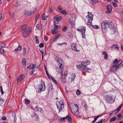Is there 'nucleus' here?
I'll return each mask as SVG.
<instances>
[{"label":"nucleus","mask_w":123,"mask_h":123,"mask_svg":"<svg viewBox=\"0 0 123 123\" xmlns=\"http://www.w3.org/2000/svg\"><path fill=\"white\" fill-rule=\"evenodd\" d=\"M67 119L68 122L70 123H71V121L72 119L71 117L69 116L68 115L66 117H63L61 119L62 120H64L65 119Z\"/></svg>","instance_id":"12"},{"label":"nucleus","mask_w":123,"mask_h":123,"mask_svg":"<svg viewBox=\"0 0 123 123\" xmlns=\"http://www.w3.org/2000/svg\"><path fill=\"white\" fill-rule=\"evenodd\" d=\"M100 116H97L95 117H94V120L92 121V123H94L97 120V119L99 117H100Z\"/></svg>","instance_id":"25"},{"label":"nucleus","mask_w":123,"mask_h":123,"mask_svg":"<svg viewBox=\"0 0 123 123\" xmlns=\"http://www.w3.org/2000/svg\"><path fill=\"white\" fill-rule=\"evenodd\" d=\"M32 11H26L24 12V14L25 15L28 16H30L31 15Z\"/></svg>","instance_id":"14"},{"label":"nucleus","mask_w":123,"mask_h":123,"mask_svg":"<svg viewBox=\"0 0 123 123\" xmlns=\"http://www.w3.org/2000/svg\"><path fill=\"white\" fill-rule=\"evenodd\" d=\"M116 119V118L115 117H113L112 118H111L110 120V121L111 122H112L114 121Z\"/></svg>","instance_id":"29"},{"label":"nucleus","mask_w":123,"mask_h":123,"mask_svg":"<svg viewBox=\"0 0 123 123\" xmlns=\"http://www.w3.org/2000/svg\"><path fill=\"white\" fill-rule=\"evenodd\" d=\"M15 5L16 6L18 7L19 6V4L18 2H16L15 4Z\"/></svg>","instance_id":"58"},{"label":"nucleus","mask_w":123,"mask_h":123,"mask_svg":"<svg viewBox=\"0 0 123 123\" xmlns=\"http://www.w3.org/2000/svg\"><path fill=\"white\" fill-rule=\"evenodd\" d=\"M60 35H58L55 38V39L53 41V42H54L55 41V40L57 38H59L60 37Z\"/></svg>","instance_id":"52"},{"label":"nucleus","mask_w":123,"mask_h":123,"mask_svg":"<svg viewBox=\"0 0 123 123\" xmlns=\"http://www.w3.org/2000/svg\"><path fill=\"white\" fill-rule=\"evenodd\" d=\"M36 66V65L35 64H33L32 65V68L31 69H33Z\"/></svg>","instance_id":"53"},{"label":"nucleus","mask_w":123,"mask_h":123,"mask_svg":"<svg viewBox=\"0 0 123 123\" xmlns=\"http://www.w3.org/2000/svg\"><path fill=\"white\" fill-rule=\"evenodd\" d=\"M17 49H18V51H20L22 49V46H21L19 45L18 46V48Z\"/></svg>","instance_id":"45"},{"label":"nucleus","mask_w":123,"mask_h":123,"mask_svg":"<svg viewBox=\"0 0 123 123\" xmlns=\"http://www.w3.org/2000/svg\"><path fill=\"white\" fill-rule=\"evenodd\" d=\"M63 65L62 63H61L60 65H59V68H56V71L59 74H61L62 76H63V74L62 73L63 72Z\"/></svg>","instance_id":"8"},{"label":"nucleus","mask_w":123,"mask_h":123,"mask_svg":"<svg viewBox=\"0 0 123 123\" xmlns=\"http://www.w3.org/2000/svg\"><path fill=\"white\" fill-rule=\"evenodd\" d=\"M25 101L26 103L27 104H29L30 102V100L27 98H25Z\"/></svg>","instance_id":"34"},{"label":"nucleus","mask_w":123,"mask_h":123,"mask_svg":"<svg viewBox=\"0 0 123 123\" xmlns=\"http://www.w3.org/2000/svg\"><path fill=\"white\" fill-rule=\"evenodd\" d=\"M32 11V13H34L37 11L36 9V8H35L33 9V11Z\"/></svg>","instance_id":"51"},{"label":"nucleus","mask_w":123,"mask_h":123,"mask_svg":"<svg viewBox=\"0 0 123 123\" xmlns=\"http://www.w3.org/2000/svg\"><path fill=\"white\" fill-rule=\"evenodd\" d=\"M58 29H54L51 31V33L52 34H55L57 31Z\"/></svg>","instance_id":"21"},{"label":"nucleus","mask_w":123,"mask_h":123,"mask_svg":"<svg viewBox=\"0 0 123 123\" xmlns=\"http://www.w3.org/2000/svg\"><path fill=\"white\" fill-rule=\"evenodd\" d=\"M74 105H75V107H77V110L75 111H74V112L75 114L76 115H78L79 114V112L78 111L79 107L78 105L77 104H74Z\"/></svg>","instance_id":"16"},{"label":"nucleus","mask_w":123,"mask_h":123,"mask_svg":"<svg viewBox=\"0 0 123 123\" xmlns=\"http://www.w3.org/2000/svg\"><path fill=\"white\" fill-rule=\"evenodd\" d=\"M67 44V43H65V42H64L63 43H57V45H62V44Z\"/></svg>","instance_id":"54"},{"label":"nucleus","mask_w":123,"mask_h":123,"mask_svg":"<svg viewBox=\"0 0 123 123\" xmlns=\"http://www.w3.org/2000/svg\"><path fill=\"white\" fill-rule=\"evenodd\" d=\"M20 28L22 32L23 36L25 37H28L29 33L32 32L31 27L26 25H21L20 27Z\"/></svg>","instance_id":"3"},{"label":"nucleus","mask_w":123,"mask_h":123,"mask_svg":"<svg viewBox=\"0 0 123 123\" xmlns=\"http://www.w3.org/2000/svg\"><path fill=\"white\" fill-rule=\"evenodd\" d=\"M122 105V104L119 106L116 110H115L113 111V113H114V114H116L120 110Z\"/></svg>","instance_id":"19"},{"label":"nucleus","mask_w":123,"mask_h":123,"mask_svg":"<svg viewBox=\"0 0 123 123\" xmlns=\"http://www.w3.org/2000/svg\"><path fill=\"white\" fill-rule=\"evenodd\" d=\"M104 58L105 59H107V58H108L107 54L106 55H105Z\"/></svg>","instance_id":"56"},{"label":"nucleus","mask_w":123,"mask_h":123,"mask_svg":"<svg viewBox=\"0 0 123 123\" xmlns=\"http://www.w3.org/2000/svg\"><path fill=\"white\" fill-rule=\"evenodd\" d=\"M68 22L72 27L74 26L75 25V22L73 20H72L70 18H68Z\"/></svg>","instance_id":"17"},{"label":"nucleus","mask_w":123,"mask_h":123,"mask_svg":"<svg viewBox=\"0 0 123 123\" xmlns=\"http://www.w3.org/2000/svg\"><path fill=\"white\" fill-rule=\"evenodd\" d=\"M36 27L38 30H40L42 28V25L41 24H37L36 25Z\"/></svg>","instance_id":"20"},{"label":"nucleus","mask_w":123,"mask_h":123,"mask_svg":"<svg viewBox=\"0 0 123 123\" xmlns=\"http://www.w3.org/2000/svg\"><path fill=\"white\" fill-rule=\"evenodd\" d=\"M10 16L11 18H13V13H11L10 14Z\"/></svg>","instance_id":"61"},{"label":"nucleus","mask_w":123,"mask_h":123,"mask_svg":"<svg viewBox=\"0 0 123 123\" xmlns=\"http://www.w3.org/2000/svg\"><path fill=\"white\" fill-rule=\"evenodd\" d=\"M0 51L2 54H4V49L2 48L0 49Z\"/></svg>","instance_id":"43"},{"label":"nucleus","mask_w":123,"mask_h":123,"mask_svg":"<svg viewBox=\"0 0 123 123\" xmlns=\"http://www.w3.org/2000/svg\"><path fill=\"white\" fill-rule=\"evenodd\" d=\"M111 22L110 23H109L108 25V26L109 28H111L114 25V24L111 21Z\"/></svg>","instance_id":"24"},{"label":"nucleus","mask_w":123,"mask_h":123,"mask_svg":"<svg viewBox=\"0 0 123 123\" xmlns=\"http://www.w3.org/2000/svg\"><path fill=\"white\" fill-rule=\"evenodd\" d=\"M38 89L40 90L38 91V92L40 93L41 91H44L45 89V85L44 83L43 82L39 85L38 87Z\"/></svg>","instance_id":"9"},{"label":"nucleus","mask_w":123,"mask_h":123,"mask_svg":"<svg viewBox=\"0 0 123 123\" xmlns=\"http://www.w3.org/2000/svg\"><path fill=\"white\" fill-rule=\"evenodd\" d=\"M67 26H65L63 27L62 30V31H65L67 30Z\"/></svg>","instance_id":"39"},{"label":"nucleus","mask_w":123,"mask_h":123,"mask_svg":"<svg viewBox=\"0 0 123 123\" xmlns=\"http://www.w3.org/2000/svg\"><path fill=\"white\" fill-rule=\"evenodd\" d=\"M81 93L80 92L79 89L77 90L76 92V94L77 95H79Z\"/></svg>","instance_id":"41"},{"label":"nucleus","mask_w":123,"mask_h":123,"mask_svg":"<svg viewBox=\"0 0 123 123\" xmlns=\"http://www.w3.org/2000/svg\"><path fill=\"white\" fill-rule=\"evenodd\" d=\"M111 21L108 20H105L103 21L101 24V27L103 30H107V26H108L109 23Z\"/></svg>","instance_id":"7"},{"label":"nucleus","mask_w":123,"mask_h":123,"mask_svg":"<svg viewBox=\"0 0 123 123\" xmlns=\"http://www.w3.org/2000/svg\"><path fill=\"white\" fill-rule=\"evenodd\" d=\"M70 16L72 18H75L76 17V15L74 13L71 14Z\"/></svg>","instance_id":"33"},{"label":"nucleus","mask_w":123,"mask_h":123,"mask_svg":"<svg viewBox=\"0 0 123 123\" xmlns=\"http://www.w3.org/2000/svg\"><path fill=\"white\" fill-rule=\"evenodd\" d=\"M112 4L113 5V6L114 7L117 6V4L113 2H112Z\"/></svg>","instance_id":"50"},{"label":"nucleus","mask_w":123,"mask_h":123,"mask_svg":"<svg viewBox=\"0 0 123 123\" xmlns=\"http://www.w3.org/2000/svg\"><path fill=\"white\" fill-rule=\"evenodd\" d=\"M112 97H110L108 96L106 97V101L108 102H110L112 100Z\"/></svg>","instance_id":"18"},{"label":"nucleus","mask_w":123,"mask_h":123,"mask_svg":"<svg viewBox=\"0 0 123 123\" xmlns=\"http://www.w3.org/2000/svg\"><path fill=\"white\" fill-rule=\"evenodd\" d=\"M0 88L1 89V93L2 94H4V92H3V91L2 89V88L1 86H0Z\"/></svg>","instance_id":"48"},{"label":"nucleus","mask_w":123,"mask_h":123,"mask_svg":"<svg viewBox=\"0 0 123 123\" xmlns=\"http://www.w3.org/2000/svg\"><path fill=\"white\" fill-rule=\"evenodd\" d=\"M56 105L57 109L59 110V112L62 110L64 107V103L62 100H60L58 103H56Z\"/></svg>","instance_id":"5"},{"label":"nucleus","mask_w":123,"mask_h":123,"mask_svg":"<svg viewBox=\"0 0 123 123\" xmlns=\"http://www.w3.org/2000/svg\"><path fill=\"white\" fill-rule=\"evenodd\" d=\"M90 0L93 3H96V1L94 0Z\"/></svg>","instance_id":"49"},{"label":"nucleus","mask_w":123,"mask_h":123,"mask_svg":"<svg viewBox=\"0 0 123 123\" xmlns=\"http://www.w3.org/2000/svg\"><path fill=\"white\" fill-rule=\"evenodd\" d=\"M58 9L60 10H61L62 9V8L61 6H60L58 7Z\"/></svg>","instance_id":"60"},{"label":"nucleus","mask_w":123,"mask_h":123,"mask_svg":"<svg viewBox=\"0 0 123 123\" xmlns=\"http://www.w3.org/2000/svg\"><path fill=\"white\" fill-rule=\"evenodd\" d=\"M57 62L59 63L60 64L59 65H60L61 63H62V60L60 58H58L57 60Z\"/></svg>","instance_id":"32"},{"label":"nucleus","mask_w":123,"mask_h":123,"mask_svg":"<svg viewBox=\"0 0 123 123\" xmlns=\"http://www.w3.org/2000/svg\"><path fill=\"white\" fill-rule=\"evenodd\" d=\"M34 38L36 40V43H39V40L37 38V37L36 36H35Z\"/></svg>","instance_id":"30"},{"label":"nucleus","mask_w":123,"mask_h":123,"mask_svg":"<svg viewBox=\"0 0 123 123\" xmlns=\"http://www.w3.org/2000/svg\"><path fill=\"white\" fill-rule=\"evenodd\" d=\"M113 65L111 68V72H115L121 67H123V61L122 60L118 61L117 59H115L113 62Z\"/></svg>","instance_id":"2"},{"label":"nucleus","mask_w":123,"mask_h":123,"mask_svg":"<svg viewBox=\"0 0 123 123\" xmlns=\"http://www.w3.org/2000/svg\"><path fill=\"white\" fill-rule=\"evenodd\" d=\"M121 115L120 114H119L117 115V117L119 118H120L121 117Z\"/></svg>","instance_id":"62"},{"label":"nucleus","mask_w":123,"mask_h":123,"mask_svg":"<svg viewBox=\"0 0 123 123\" xmlns=\"http://www.w3.org/2000/svg\"><path fill=\"white\" fill-rule=\"evenodd\" d=\"M26 53V49L25 48H24L23 49V54L24 55H25Z\"/></svg>","instance_id":"27"},{"label":"nucleus","mask_w":123,"mask_h":123,"mask_svg":"<svg viewBox=\"0 0 123 123\" xmlns=\"http://www.w3.org/2000/svg\"><path fill=\"white\" fill-rule=\"evenodd\" d=\"M89 62H90V61H89L85 62H82L80 65H76V67L79 70L82 71L83 74L85 72L90 73L92 71L91 69L86 67L88 64H86V63Z\"/></svg>","instance_id":"1"},{"label":"nucleus","mask_w":123,"mask_h":123,"mask_svg":"<svg viewBox=\"0 0 123 123\" xmlns=\"http://www.w3.org/2000/svg\"><path fill=\"white\" fill-rule=\"evenodd\" d=\"M6 45V44L4 43H2L1 45V46L2 48L5 47Z\"/></svg>","instance_id":"44"},{"label":"nucleus","mask_w":123,"mask_h":123,"mask_svg":"<svg viewBox=\"0 0 123 123\" xmlns=\"http://www.w3.org/2000/svg\"><path fill=\"white\" fill-rule=\"evenodd\" d=\"M60 12L64 15H66L67 14L66 11L65 10H63L61 11Z\"/></svg>","instance_id":"36"},{"label":"nucleus","mask_w":123,"mask_h":123,"mask_svg":"<svg viewBox=\"0 0 123 123\" xmlns=\"http://www.w3.org/2000/svg\"><path fill=\"white\" fill-rule=\"evenodd\" d=\"M35 109H36L37 111H41L42 110V109L41 108H38L37 106L36 107Z\"/></svg>","instance_id":"35"},{"label":"nucleus","mask_w":123,"mask_h":123,"mask_svg":"<svg viewBox=\"0 0 123 123\" xmlns=\"http://www.w3.org/2000/svg\"><path fill=\"white\" fill-rule=\"evenodd\" d=\"M102 54H103V55H105L107 54V53L105 51H103L102 52Z\"/></svg>","instance_id":"57"},{"label":"nucleus","mask_w":123,"mask_h":123,"mask_svg":"<svg viewBox=\"0 0 123 123\" xmlns=\"http://www.w3.org/2000/svg\"><path fill=\"white\" fill-rule=\"evenodd\" d=\"M1 101H2V102H3L4 101V100L2 98H0V102Z\"/></svg>","instance_id":"63"},{"label":"nucleus","mask_w":123,"mask_h":123,"mask_svg":"<svg viewBox=\"0 0 123 123\" xmlns=\"http://www.w3.org/2000/svg\"><path fill=\"white\" fill-rule=\"evenodd\" d=\"M42 19L43 20H45L46 19V17L45 16V14H43V15Z\"/></svg>","instance_id":"37"},{"label":"nucleus","mask_w":123,"mask_h":123,"mask_svg":"<svg viewBox=\"0 0 123 123\" xmlns=\"http://www.w3.org/2000/svg\"><path fill=\"white\" fill-rule=\"evenodd\" d=\"M1 119L2 120H6V118L4 116V117H2Z\"/></svg>","instance_id":"55"},{"label":"nucleus","mask_w":123,"mask_h":123,"mask_svg":"<svg viewBox=\"0 0 123 123\" xmlns=\"http://www.w3.org/2000/svg\"><path fill=\"white\" fill-rule=\"evenodd\" d=\"M12 117L14 119V122H16V121L17 117L16 116V114L15 113H14V114L13 115Z\"/></svg>","instance_id":"26"},{"label":"nucleus","mask_w":123,"mask_h":123,"mask_svg":"<svg viewBox=\"0 0 123 123\" xmlns=\"http://www.w3.org/2000/svg\"><path fill=\"white\" fill-rule=\"evenodd\" d=\"M39 17V14H37L36 15V17L35 18V21H37V19Z\"/></svg>","instance_id":"31"},{"label":"nucleus","mask_w":123,"mask_h":123,"mask_svg":"<svg viewBox=\"0 0 123 123\" xmlns=\"http://www.w3.org/2000/svg\"><path fill=\"white\" fill-rule=\"evenodd\" d=\"M44 46V44L43 43H41L39 44V47L41 48L42 47H43Z\"/></svg>","instance_id":"47"},{"label":"nucleus","mask_w":123,"mask_h":123,"mask_svg":"<svg viewBox=\"0 0 123 123\" xmlns=\"http://www.w3.org/2000/svg\"><path fill=\"white\" fill-rule=\"evenodd\" d=\"M88 15L86 16V18H88V22L87 25H88L92 27L94 29H98L99 28V26L97 25H92V22L93 19V18L94 16L91 13L88 12H87Z\"/></svg>","instance_id":"4"},{"label":"nucleus","mask_w":123,"mask_h":123,"mask_svg":"<svg viewBox=\"0 0 123 123\" xmlns=\"http://www.w3.org/2000/svg\"><path fill=\"white\" fill-rule=\"evenodd\" d=\"M112 47L114 48H115L117 49V50H118L119 49L118 45L117 44H113L112 45Z\"/></svg>","instance_id":"23"},{"label":"nucleus","mask_w":123,"mask_h":123,"mask_svg":"<svg viewBox=\"0 0 123 123\" xmlns=\"http://www.w3.org/2000/svg\"><path fill=\"white\" fill-rule=\"evenodd\" d=\"M22 63L23 66H26V60L25 58H23L22 60Z\"/></svg>","instance_id":"22"},{"label":"nucleus","mask_w":123,"mask_h":123,"mask_svg":"<svg viewBox=\"0 0 123 123\" xmlns=\"http://www.w3.org/2000/svg\"><path fill=\"white\" fill-rule=\"evenodd\" d=\"M75 77V74H72L71 75V78L72 80H74Z\"/></svg>","instance_id":"28"},{"label":"nucleus","mask_w":123,"mask_h":123,"mask_svg":"<svg viewBox=\"0 0 123 123\" xmlns=\"http://www.w3.org/2000/svg\"><path fill=\"white\" fill-rule=\"evenodd\" d=\"M60 27V25H57L55 24L54 25V28L55 29H57Z\"/></svg>","instance_id":"40"},{"label":"nucleus","mask_w":123,"mask_h":123,"mask_svg":"<svg viewBox=\"0 0 123 123\" xmlns=\"http://www.w3.org/2000/svg\"><path fill=\"white\" fill-rule=\"evenodd\" d=\"M62 18L58 16H54V21L55 24H57L58 23L59 21L61 20Z\"/></svg>","instance_id":"10"},{"label":"nucleus","mask_w":123,"mask_h":123,"mask_svg":"<svg viewBox=\"0 0 123 123\" xmlns=\"http://www.w3.org/2000/svg\"><path fill=\"white\" fill-rule=\"evenodd\" d=\"M51 78L54 83L55 84L57 83V82L56 80H55L53 77H51Z\"/></svg>","instance_id":"38"},{"label":"nucleus","mask_w":123,"mask_h":123,"mask_svg":"<svg viewBox=\"0 0 123 123\" xmlns=\"http://www.w3.org/2000/svg\"><path fill=\"white\" fill-rule=\"evenodd\" d=\"M67 71H65L64 72V76L65 77H66L67 76Z\"/></svg>","instance_id":"46"},{"label":"nucleus","mask_w":123,"mask_h":123,"mask_svg":"<svg viewBox=\"0 0 123 123\" xmlns=\"http://www.w3.org/2000/svg\"><path fill=\"white\" fill-rule=\"evenodd\" d=\"M106 8L108 11L107 13H111L112 10V7L110 5H107L106 7Z\"/></svg>","instance_id":"13"},{"label":"nucleus","mask_w":123,"mask_h":123,"mask_svg":"<svg viewBox=\"0 0 123 123\" xmlns=\"http://www.w3.org/2000/svg\"><path fill=\"white\" fill-rule=\"evenodd\" d=\"M24 77L25 76L23 75H20L18 77L17 80V81L18 82H20L22 79L24 78Z\"/></svg>","instance_id":"15"},{"label":"nucleus","mask_w":123,"mask_h":123,"mask_svg":"<svg viewBox=\"0 0 123 123\" xmlns=\"http://www.w3.org/2000/svg\"><path fill=\"white\" fill-rule=\"evenodd\" d=\"M86 30V27L85 26H80L79 29H77V30L78 31H80L82 33V37L83 38L86 37L85 32Z\"/></svg>","instance_id":"6"},{"label":"nucleus","mask_w":123,"mask_h":123,"mask_svg":"<svg viewBox=\"0 0 123 123\" xmlns=\"http://www.w3.org/2000/svg\"><path fill=\"white\" fill-rule=\"evenodd\" d=\"M71 48L72 49L75 51L79 52L80 51L79 49H77L76 48V44L75 43H73L71 44Z\"/></svg>","instance_id":"11"},{"label":"nucleus","mask_w":123,"mask_h":123,"mask_svg":"<svg viewBox=\"0 0 123 123\" xmlns=\"http://www.w3.org/2000/svg\"><path fill=\"white\" fill-rule=\"evenodd\" d=\"M62 82L64 83L66 82V78L64 77L62 78Z\"/></svg>","instance_id":"42"},{"label":"nucleus","mask_w":123,"mask_h":123,"mask_svg":"<svg viewBox=\"0 0 123 123\" xmlns=\"http://www.w3.org/2000/svg\"><path fill=\"white\" fill-rule=\"evenodd\" d=\"M41 52V53L42 54V55H43L44 54V51L43 50H39Z\"/></svg>","instance_id":"59"},{"label":"nucleus","mask_w":123,"mask_h":123,"mask_svg":"<svg viewBox=\"0 0 123 123\" xmlns=\"http://www.w3.org/2000/svg\"><path fill=\"white\" fill-rule=\"evenodd\" d=\"M53 11V10L52 9H49V12L50 13H51L52 12V11Z\"/></svg>","instance_id":"64"}]
</instances>
